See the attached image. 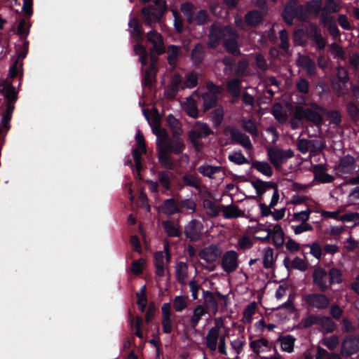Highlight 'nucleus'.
Returning a JSON list of instances; mask_svg holds the SVG:
<instances>
[{
    "instance_id": "obj_14",
    "label": "nucleus",
    "mask_w": 359,
    "mask_h": 359,
    "mask_svg": "<svg viewBox=\"0 0 359 359\" xmlns=\"http://www.w3.org/2000/svg\"><path fill=\"white\" fill-rule=\"evenodd\" d=\"M211 130L206 123L197 122L194 124L193 129L189 132V137L195 147H197V141L210 134Z\"/></svg>"
},
{
    "instance_id": "obj_2",
    "label": "nucleus",
    "mask_w": 359,
    "mask_h": 359,
    "mask_svg": "<svg viewBox=\"0 0 359 359\" xmlns=\"http://www.w3.org/2000/svg\"><path fill=\"white\" fill-rule=\"evenodd\" d=\"M236 37L237 34L231 27L226 26L222 28L217 25H213L209 34L208 46L215 48L220 39L224 38V43L226 50L233 55H238L240 51Z\"/></svg>"
},
{
    "instance_id": "obj_37",
    "label": "nucleus",
    "mask_w": 359,
    "mask_h": 359,
    "mask_svg": "<svg viewBox=\"0 0 359 359\" xmlns=\"http://www.w3.org/2000/svg\"><path fill=\"white\" fill-rule=\"evenodd\" d=\"M161 210L165 214L170 215L177 212L180 208L173 199H168L163 202Z\"/></svg>"
},
{
    "instance_id": "obj_34",
    "label": "nucleus",
    "mask_w": 359,
    "mask_h": 359,
    "mask_svg": "<svg viewBox=\"0 0 359 359\" xmlns=\"http://www.w3.org/2000/svg\"><path fill=\"white\" fill-rule=\"evenodd\" d=\"M250 347L257 354H259L270 348L269 341L265 338H261L259 339L252 341L250 343Z\"/></svg>"
},
{
    "instance_id": "obj_12",
    "label": "nucleus",
    "mask_w": 359,
    "mask_h": 359,
    "mask_svg": "<svg viewBox=\"0 0 359 359\" xmlns=\"http://www.w3.org/2000/svg\"><path fill=\"white\" fill-rule=\"evenodd\" d=\"M161 325L164 333L170 334L173 329L174 319L170 303H165L161 306Z\"/></svg>"
},
{
    "instance_id": "obj_33",
    "label": "nucleus",
    "mask_w": 359,
    "mask_h": 359,
    "mask_svg": "<svg viewBox=\"0 0 359 359\" xmlns=\"http://www.w3.org/2000/svg\"><path fill=\"white\" fill-rule=\"evenodd\" d=\"M162 226L168 236L177 237L180 235L179 226L177 223L171 221H165L162 222Z\"/></svg>"
},
{
    "instance_id": "obj_57",
    "label": "nucleus",
    "mask_w": 359,
    "mask_h": 359,
    "mask_svg": "<svg viewBox=\"0 0 359 359\" xmlns=\"http://www.w3.org/2000/svg\"><path fill=\"white\" fill-rule=\"evenodd\" d=\"M198 170L204 176L211 178L214 174L220 171V168L211 165H203L200 166Z\"/></svg>"
},
{
    "instance_id": "obj_64",
    "label": "nucleus",
    "mask_w": 359,
    "mask_h": 359,
    "mask_svg": "<svg viewBox=\"0 0 359 359\" xmlns=\"http://www.w3.org/2000/svg\"><path fill=\"white\" fill-rule=\"evenodd\" d=\"M22 71V63L21 61L18 60L10 68L9 76L13 78L18 74H21Z\"/></svg>"
},
{
    "instance_id": "obj_46",
    "label": "nucleus",
    "mask_w": 359,
    "mask_h": 359,
    "mask_svg": "<svg viewBox=\"0 0 359 359\" xmlns=\"http://www.w3.org/2000/svg\"><path fill=\"white\" fill-rule=\"evenodd\" d=\"M188 266L184 262H180L176 266V275L181 283H184L187 277Z\"/></svg>"
},
{
    "instance_id": "obj_44",
    "label": "nucleus",
    "mask_w": 359,
    "mask_h": 359,
    "mask_svg": "<svg viewBox=\"0 0 359 359\" xmlns=\"http://www.w3.org/2000/svg\"><path fill=\"white\" fill-rule=\"evenodd\" d=\"M180 10L185 16L188 22L191 20V18L195 14V7L189 1H186L182 4Z\"/></svg>"
},
{
    "instance_id": "obj_10",
    "label": "nucleus",
    "mask_w": 359,
    "mask_h": 359,
    "mask_svg": "<svg viewBox=\"0 0 359 359\" xmlns=\"http://www.w3.org/2000/svg\"><path fill=\"white\" fill-rule=\"evenodd\" d=\"M297 149L303 154L310 152L311 154L320 151L323 149V144L319 140H307L298 138Z\"/></svg>"
},
{
    "instance_id": "obj_50",
    "label": "nucleus",
    "mask_w": 359,
    "mask_h": 359,
    "mask_svg": "<svg viewBox=\"0 0 359 359\" xmlns=\"http://www.w3.org/2000/svg\"><path fill=\"white\" fill-rule=\"evenodd\" d=\"M204 102V110H208L213 107L217 102V96L215 93L207 92L203 95Z\"/></svg>"
},
{
    "instance_id": "obj_19",
    "label": "nucleus",
    "mask_w": 359,
    "mask_h": 359,
    "mask_svg": "<svg viewBox=\"0 0 359 359\" xmlns=\"http://www.w3.org/2000/svg\"><path fill=\"white\" fill-rule=\"evenodd\" d=\"M262 260L264 268H272L276 261L273 249L271 247L264 248L262 251Z\"/></svg>"
},
{
    "instance_id": "obj_13",
    "label": "nucleus",
    "mask_w": 359,
    "mask_h": 359,
    "mask_svg": "<svg viewBox=\"0 0 359 359\" xmlns=\"http://www.w3.org/2000/svg\"><path fill=\"white\" fill-rule=\"evenodd\" d=\"M147 38L148 41L152 44L150 49L151 54H161L165 51V47L163 41L162 36L155 30L150 31Z\"/></svg>"
},
{
    "instance_id": "obj_62",
    "label": "nucleus",
    "mask_w": 359,
    "mask_h": 359,
    "mask_svg": "<svg viewBox=\"0 0 359 359\" xmlns=\"http://www.w3.org/2000/svg\"><path fill=\"white\" fill-rule=\"evenodd\" d=\"M168 62L170 65H175L179 53V48L175 46H170L168 47Z\"/></svg>"
},
{
    "instance_id": "obj_32",
    "label": "nucleus",
    "mask_w": 359,
    "mask_h": 359,
    "mask_svg": "<svg viewBox=\"0 0 359 359\" xmlns=\"http://www.w3.org/2000/svg\"><path fill=\"white\" fill-rule=\"evenodd\" d=\"M272 114L275 118L280 123H284L287 120V112L280 104H275L273 106Z\"/></svg>"
},
{
    "instance_id": "obj_15",
    "label": "nucleus",
    "mask_w": 359,
    "mask_h": 359,
    "mask_svg": "<svg viewBox=\"0 0 359 359\" xmlns=\"http://www.w3.org/2000/svg\"><path fill=\"white\" fill-rule=\"evenodd\" d=\"M304 299L309 306L317 309H325L330 304V299L322 294H309Z\"/></svg>"
},
{
    "instance_id": "obj_47",
    "label": "nucleus",
    "mask_w": 359,
    "mask_h": 359,
    "mask_svg": "<svg viewBox=\"0 0 359 359\" xmlns=\"http://www.w3.org/2000/svg\"><path fill=\"white\" fill-rule=\"evenodd\" d=\"M167 121L168 125L171 127V128L173 130V136H180L182 133V131L179 121L177 118H175L174 116L170 114L167 117Z\"/></svg>"
},
{
    "instance_id": "obj_3",
    "label": "nucleus",
    "mask_w": 359,
    "mask_h": 359,
    "mask_svg": "<svg viewBox=\"0 0 359 359\" xmlns=\"http://www.w3.org/2000/svg\"><path fill=\"white\" fill-rule=\"evenodd\" d=\"M222 254V248L217 244H211L202 249L198 256L203 268L209 271L215 270L218 259Z\"/></svg>"
},
{
    "instance_id": "obj_52",
    "label": "nucleus",
    "mask_w": 359,
    "mask_h": 359,
    "mask_svg": "<svg viewBox=\"0 0 359 359\" xmlns=\"http://www.w3.org/2000/svg\"><path fill=\"white\" fill-rule=\"evenodd\" d=\"M329 282L330 285L334 283H340L342 282V274L339 269L332 268L330 270L328 273Z\"/></svg>"
},
{
    "instance_id": "obj_40",
    "label": "nucleus",
    "mask_w": 359,
    "mask_h": 359,
    "mask_svg": "<svg viewBox=\"0 0 359 359\" xmlns=\"http://www.w3.org/2000/svg\"><path fill=\"white\" fill-rule=\"evenodd\" d=\"M312 211L310 208H306L305 210L294 212L292 215V222L304 223L308 222Z\"/></svg>"
},
{
    "instance_id": "obj_8",
    "label": "nucleus",
    "mask_w": 359,
    "mask_h": 359,
    "mask_svg": "<svg viewBox=\"0 0 359 359\" xmlns=\"http://www.w3.org/2000/svg\"><path fill=\"white\" fill-rule=\"evenodd\" d=\"M313 283L321 292H325L330 287L328 273L323 267L318 266L312 273Z\"/></svg>"
},
{
    "instance_id": "obj_54",
    "label": "nucleus",
    "mask_w": 359,
    "mask_h": 359,
    "mask_svg": "<svg viewBox=\"0 0 359 359\" xmlns=\"http://www.w3.org/2000/svg\"><path fill=\"white\" fill-rule=\"evenodd\" d=\"M242 127L245 130L248 132L254 137H257L258 135V130L255 125V123L251 120H244L242 122Z\"/></svg>"
},
{
    "instance_id": "obj_17",
    "label": "nucleus",
    "mask_w": 359,
    "mask_h": 359,
    "mask_svg": "<svg viewBox=\"0 0 359 359\" xmlns=\"http://www.w3.org/2000/svg\"><path fill=\"white\" fill-rule=\"evenodd\" d=\"M198 97V91H195L190 97H187L182 104L183 109L192 118H196L198 115V111L195 100V97Z\"/></svg>"
},
{
    "instance_id": "obj_61",
    "label": "nucleus",
    "mask_w": 359,
    "mask_h": 359,
    "mask_svg": "<svg viewBox=\"0 0 359 359\" xmlns=\"http://www.w3.org/2000/svg\"><path fill=\"white\" fill-rule=\"evenodd\" d=\"M29 30V22L26 20H22L20 21L18 27V34L22 37L25 38L28 34Z\"/></svg>"
},
{
    "instance_id": "obj_7",
    "label": "nucleus",
    "mask_w": 359,
    "mask_h": 359,
    "mask_svg": "<svg viewBox=\"0 0 359 359\" xmlns=\"http://www.w3.org/2000/svg\"><path fill=\"white\" fill-rule=\"evenodd\" d=\"M263 231L266 232V235L264 237H257V239L268 242L271 238L273 244L277 248L283 246L285 242V233L280 224H276L273 226L272 229H264Z\"/></svg>"
},
{
    "instance_id": "obj_45",
    "label": "nucleus",
    "mask_w": 359,
    "mask_h": 359,
    "mask_svg": "<svg viewBox=\"0 0 359 359\" xmlns=\"http://www.w3.org/2000/svg\"><path fill=\"white\" fill-rule=\"evenodd\" d=\"M318 325L324 332H331L334 330L335 325L333 320L329 317H323L319 320Z\"/></svg>"
},
{
    "instance_id": "obj_18",
    "label": "nucleus",
    "mask_w": 359,
    "mask_h": 359,
    "mask_svg": "<svg viewBox=\"0 0 359 359\" xmlns=\"http://www.w3.org/2000/svg\"><path fill=\"white\" fill-rule=\"evenodd\" d=\"M358 344L359 339L356 337L346 339L342 343L341 354L346 356L352 355L357 351Z\"/></svg>"
},
{
    "instance_id": "obj_23",
    "label": "nucleus",
    "mask_w": 359,
    "mask_h": 359,
    "mask_svg": "<svg viewBox=\"0 0 359 359\" xmlns=\"http://www.w3.org/2000/svg\"><path fill=\"white\" fill-rule=\"evenodd\" d=\"M158 149V160L163 166L165 168H170L172 165V161L169 157V152L168 147L161 145L160 142L157 141Z\"/></svg>"
},
{
    "instance_id": "obj_22",
    "label": "nucleus",
    "mask_w": 359,
    "mask_h": 359,
    "mask_svg": "<svg viewBox=\"0 0 359 359\" xmlns=\"http://www.w3.org/2000/svg\"><path fill=\"white\" fill-rule=\"evenodd\" d=\"M231 137L234 141L242 145L244 148L249 150L252 148L249 137L242 133L241 131L238 130H233L231 131Z\"/></svg>"
},
{
    "instance_id": "obj_39",
    "label": "nucleus",
    "mask_w": 359,
    "mask_h": 359,
    "mask_svg": "<svg viewBox=\"0 0 359 359\" xmlns=\"http://www.w3.org/2000/svg\"><path fill=\"white\" fill-rule=\"evenodd\" d=\"M189 297L187 296L179 295L173 299V306L176 311L181 312L188 306Z\"/></svg>"
},
{
    "instance_id": "obj_60",
    "label": "nucleus",
    "mask_w": 359,
    "mask_h": 359,
    "mask_svg": "<svg viewBox=\"0 0 359 359\" xmlns=\"http://www.w3.org/2000/svg\"><path fill=\"white\" fill-rule=\"evenodd\" d=\"M198 83V76L194 72H191L186 75L184 83V88H192Z\"/></svg>"
},
{
    "instance_id": "obj_26",
    "label": "nucleus",
    "mask_w": 359,
    "mask_h": 359,
    "mask_svg": "<svg viewBox=\"0 0 359 359\" xmlns=\"http://www.w3.org/2000/svg\"><path fill=\"white\" fill-rule=\"evenodd\" d=\"M1 91L4 97L9 102H15L17 100L18 95L15 87L9 82H4L1 84Z\"/></svg>"
},
{
    "instance_id": "obj_38",
    "label": "nucleus",
    "mask_w": 359,
    "mask_h": 359,
    "mask_svg": "<svg viewBox=\"0 0 359 359\" xmlns=\"http://www.w3.org/2000/svg\"><path fill=\"white\" fill-rule=\"evenodd\" d=\"M208 21V15L205 11L200 10L197 13H195L194 15L191 18V20L189 22L190 25H203Z\"/></svg>"
},
{
    "instance_id": "obj_36",
    "label": "nucleus",
    "mask_w": 359,
    "mask_h": 359,
    "mask_svg": "<svg viewBox=\"0 0 359 359\" xmlns=\"http://www.w3.org/2000/svg\"><path fill=\"white\" fill-rule=\"evenodd\" d=\"M252 167L262 174L270 177L273 174L271 166L265 161H255L252 163Z\"/></svg>"
},
{
    "instance_id": "obj_41",
    "label": "nucleus",
    "mask_w": 359,
    "mask_h": 359,
    "mask_svg": "<svg viewBox=\"0 0 359 359\" xmlns=\"http://www.w3.org/2000/svg\"><path fill=\"white\" fill-rule=\"evenodd\" d=\"M204 303L206 305L205 309H207L208 311H210L214 314H215L217 312V310H218L217 302V300L212 293L208 292L206 294V296L205 297Z\"/></svg>"
},
{
    "instance_id": "obj_55",
    "label": "nucleus",
    "mask_w": 359,
    "mask_h": 359,
    "mask_svg": "<svg viewBox=\"0 0 359 359\" xmlns=\"http://www.w3.org/2000/svg\"><path fill=\"white\" fill-rule=\"evenodd\" d=\"M134 52L135 55L140 57V60L142 65H145L147 62V52L144 46L137 44L134 47Z\"/></svg>"
},
{
    "instance_id": "obj_63",
    "label": "nucleus",
    "mask_w": 359,
    "mask_h": 359,
    "mask_svg": "<svg viewBox=\"0 0 359 359\" xmlns=\"http://www.w3.org/2000/svg\"><path fill=\"white\" fill-rule=\"evenodd\" d=\"M253 243L248 236H243L238 241V248L240 250H245L250 248Z\"/></svg>"
},
{
    "instance_id": "obj_30",
    "label": "nucleus",
    "mask_w": 359,
    "mask_h": 359,
    "mask_svg": "<svg viewBox=\"0 0 359 359\" xmlns=\"http://www.w3.org/2000/svg\"><path fill=\"white\" fill-rule=\"evenodd\" d=\"M203 208L206 214L211 217H217L220 211H222V208L209 200H205L203 201Z\"/></svg>"
},
{
    "instance_id": "obj_48",
    "label": "nucleus",
    "mask_w": 359,
    "mask_h": 359,
    "mask_svg": "<svg viewBox=\"0 0 359 359\" xmlns=\"http://www.w3.org/2000/svg\"><path fill=\"white\" fill-rule=\"evenodd\" d=\"M154 69V62L153 61L151 65L150 69L147 70L144 74V76L142 81V84L144 86L150 87L154 81L156 77Z\"/></svg>"
},
{
    "instance_id": "obj_28",
    "label": "nucleus",
    "mask_w": 359,
    "mask_h": 359,
    "mask_svg": "<svg viewBox=\"0 0 359 359\" xmlns=\"http://www.w3.org/2000/svg\"><path fill=\"white\" fill-rule=\"evenodd\" d=\"M297 63L302 67L309 74H313L316 70L315 62L309 57L300 55L297 59Z\"/></svg>"
},
{
    "instance_id": "obj_42",
    "label": "nucleus",
    "mask_w": 359,
    "mask_h": 359,
    "mask_svg": "<svg viewBox=\"0 0 359 359\" xmlns=\"http://www.w3.org/2000/svg\"><path fill=\"white\" fill-rule=\"evenodd\" d=\"M324 26L327 27L330 34L336 38L339 35V29L337 27L336 22L332 17H325L323 18Z\"/></svg>"
},
{
    "instance_id": "obj_29",
    "label": "nucleus",
    "mask_w": 359,
    "mask_h": 359,
    "mask_svg": "<svg viewBox=\"0 0 359 359\" xmlns=\"http://www.w3.org/2000/svg\"><path fill=\"white\" fill-rule=\"evenodd\" d=\"M262 20V15L260 12L253 11L249 12L245 16V23L251 27L257 26Z\"/></svg>"
},
{
    "instance_id": "obj_59",
    "label": "nucleus",
    "mask_w": 359,
    "mask_h": 359,
    "mask_svg": "<svg viewBox=\"0 0 359 359\" xmlns=\"http://www.w3.org/2000/svg\"><path fill=\"white\" fill-rule=\"evenodd\" d=\"M203 57V48L201 45H196L191 52V60L195 63H199Z\"/></svg>"
},
{
    "instance_id": "obj_27",
    "label": "nucleus",
    "mask_w": 359,
    "mask_h": 359,
    "mask_svg": "<svg viewBox=\"0 0 359 359\" xmlns=\"http://www.w3.org/2000/svg\"><path fill=\"white\" fill-rule=\"evenodd\" d=\"M355 168L354 158L351 156H346L342 158L339 165V169L341 172L348 173Z\"/></svg>"
},
{
    "instance_id": "obj_49",
    "label": "nucleus",
    "mask_w": 359,
    "mask_h": 359,
    "mask_svg": "<svg viewBox=\"0 0 359 359\" xmlns=\"http://www.w3.org/2000/svg\"><path fill=\"white\" fill-rule=\"evenodd\" d=\"M228 158L230 161L238 165L245 164L248 162V159L244 156L241 151H233L231 152Z\"/></svg>"
},
{
    "instance_id": "obj_21",
    "label": "nucleus",
    "mask_w": 359,
    "mask_h": 359,
    "mask_svg": "<svg viewBox=\"0 0 359 359\" xmlns=\"http://www.w3.org/2000/svg\"><path fill=\"white\" fill-rule=\"evenodd\" d=\"M145 117L151 126L154 133L157 136V141L168 137L166 130L160 127V120L157 116H155L150 120L148 116L145 114Z\"/></svg>"
},
{
    "instance_id": "obj_5",
    "label": "nucleus",
    "mask_w": 359,
    "mask_h": 359,
    "mask_svg": "<svg viewBox=\"0 0 359 359\" xmlns=\"http://www.w3.org/2000/svg\"><path fill=\"white\" fill-rule=\"evenodd\" d=\"M325 112V111L322 107L315 103H312L310 107L307 109H304L301 106L296 107L297 117L304 118V119H306L316 124L321 123Z\"/></svg>"
},
{
    "instance_id": "obj_16",
    "label": "nucleus",
    "mask_w": 359,
    "mask_h": 359,
    "mask_svg": "<svg viewBox=\"0 0 359 359\" xmlns=\"http://www.w3.org/2000/svg\"><path fill=\"white\" fill-rule=\"evenodd\" d=\"M174 139L171 141H168L167 137H164L162 140H158L161 145H165L168 147L169 149L168 151L170 153H174L175 154H179L182 152L184 149V143L183 140L180 138V136H173Z\"/></svg>"
},
{
    "instance_id": "obj_43",
    "label": "nucleus",
    "mask_w": 359,
    "mask_h": 359,
    "mask_svg": "<svg viewBox=\"0 0 359 359\" xmlns=\"http://www.w3.org/2000/svg\"><path fill=\"white\" fill-rule=\"evenodd\" d=\"M294 339L290 335L280 339V348L282 351L287 353H292L294 350Z\"/></svg>"
},
{
    "instance_id": "obj_58",
    "label": "nucleus",
    "mask_w": 359,
    "mask_h": 359,
    "mask_svg": "<svg viewBox=\"0 0 359 359\" xmlns=\"http://www.w3.org/2000/svg\"><path fill=\"white\" fill-rule=\"evenodd\" d=\"M322 344L327 346L330 350L335 349L339 345V339L336 336H330L323 338L321 341Z\"/></svg>"
},
{
    "instance_id": "obj_31",
    "label": "nucleus",
    "mask_w": 359,
    "mask_h": 359,
    "mask_svg": "<svg viewBox=\"0 0 359 359\" xmlns=\"http://www.w3.org/2000/svg\"><path fill=\"white\" fill-rule=\"evenodd\" d=\"M155 265L156 268V273L159 276H163L165 273V256L162 251L157 252L154 255Z\"/></svg>"
},
{
    "instance_id": "obj_56",
    "label": "nucleus",
    "mask_w": 359,
    "mask_h": 359,
    "mask_svg": "<svg viewBox=\"0 0 359 359\" xmlns=\"http://www.w3.org/2000/svg\"><path fill=\"white\" fill-rule=\"evenodd\" d=\"M227 88L233 96L237 97L240 93L241 81L238 79H233L228 82Z\"/></svg>"
},
{
    "instance_id": "obj_20",
    "label": "nucleus",
    "mask_w": 359,
    "mask_h": 359,
    "mask_svg": "<svg viewBox=\"0 0 359 359\" xmlns=\"http://www.w3.org/2000/svg\"><path fill=\"white\" fill-rule=\"evenodd\" d=\"M257 310V304L256 302H252L244 309L241 322L245 325H250L252 321V316Z\"/></svg>"
},
{
    "instance_id": "obj_11",
    "label": "nucleus",
    "mask_w": 359,
    "mask_h": 359,
    "mask_svg": "<svg viewBox=\"0 0 359 359\" xmlns=\"http://www.w3.org/2000/svg\"><path fill=\"white\" fill-rule=\"evenodd\" d=\"M184 233L191 241H198L203 236V226L201 222L193 219L185 227Z\"/></svg>"
},
{
    "instance_id": "obj_4",
    "label": "nucleus",
    "mask_w": 359,
    "mask_h": 359,
    "mask_svg": "<svg viewBox=\"0 0 359 359\" xmlns=\"http://www.w3.org/2000/svg\"><path fill=\"white\" fill-rule=\"evenodd\" d=\"M155 5L157 6V8L149 6L143 8L141 11L145 24L151 27L160 22L168 8L165 1Z\"/></svg>"
},
{
    "instance_id": "obj_6",
    "label": "nucleus",
    "mask_w": 359,
    "mask_h": 359,
    "mask_svg": "<svg viewBox=\"0 0 359 359\" xmlns=\"http://www.w3.org/2000/svg\"><path fill=\"white\" fill-rule=\"evenodd\" d=\"M268 158L276 168H279L289 158L294 156V152L291 149L286 150L280 149L276 147L269 148L267 150Z\"/></svg>"
},
{
    "instance_id": "obj_25",
    "label": "nucleus",
    "mask_w": 359,
    "mask_h": 359,
    "mask_svg": "<svg viewBox=\"0 0 359 359\" xmlns=\"http://www.w3.org/2000/svg\"><path fill=\"white\" fill-rule=\"evenodd\" d=\"M208 313L207 309L203 305L196 306L193 311V314L190 318V325L195 328L202 317Z\"/></svg>"
},
{
    "instance_id": "obj_53",
    "label": "nucleus",
    "mask_w": 359,
    "mask_h": 359,
    "mask_svg": "<svg viewBox=\"0 0 359 359\" xmlns=\"http://www.w3.org/2000/svg\"><path fill=\"white\" fill-rule=\"evenodd\" d=\"M292 229L296 235L301 234L306 231H311L313 229V226L309 222L300 223L298 225H292Z\"/></svg>"
},
{
    "instance_id": "obj_1",
    "label": "nucleus",
    "mask_w": 359,
    "mask_h": 359,
    "mask_svg": "<svg viewBox=\"0 0 359 359\" xmlns=\"http://www.w3.org/2000/svg\"><path fill=\"white\" fill-rule=\"evenodd\" d=\"M228 335L229 330L222 318H215L214 325L209 329L205 338L206 347L211 351H215L218 348L220 353L226 355V339Z\"/></svg>"
},
{
    "instance_id": "obj_9",
    "label": "nucleus",
    "mask_w": 359,
    "mask_h": 359,
    "mask_svg": "<svg viewBox=\"0 0 359 359\" xmlns=\"http://www.w3.org/2000/svg\"><path fill=\"white\" fill-rule=\"evenodd\" d=\"M220 265L222 270L230 273L238 267V255L234 250H228L221 256Z\"/></svg>"
},
{
    "instance_id": "obj_35",
    "label": "nucleus",
    "mask_w": 359,
    "mask_h": 359,
    "mask_svg": "<svg viewBox=\"0 0 359 359\" xmlns=\"http://www.w3.org/2000/svg\"><path fill=\"white\" fill-rule=\"evenodd\" d=\"M128 26L131 36L136 40L140 39L142 36V29L138 20L135 18H131L129 20Z\"/></svg>"
},
{
    "instance_id": "obj_51",
    "label": "nucleus",
    "mask_w": 359,
    "mask_h": 359,
    "mask_svg": "<svg viewBox=\"0 0 359 359\" xmlns=\"http://www.w3.org/2000/svg\"><path fill=\"white\" fill-rule=\"evenodd\" d=\"M253 187L256 189L257 194L259 196L262 195L267 188L274 187V184L271 182H264L261 180L252 182Z\"/></svg>"
},
{
    "instance_id": "obj_24",
    "label": "nucleus",
    "mask_w": 359,
    "mask_h": 359,
    "mask_svg": "<svg viewBox=\"0 0 359 359\" xmlns=\"http://www.w3.org/2000/svg\"><path fill=\"white\" fill-rule=\"evenodd\" d=\"M222 211L224 217L226 219L238 218L245 215L244 211L238 209V208L233 205L222 206Z\"/></svg>"
}]
</instances>
